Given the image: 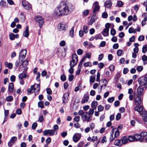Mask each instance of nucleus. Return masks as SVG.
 <instances>
[{"label":"nucleus","instance_id":"obj_57","mask_svg":"<svg viewBox=\"0 0 147 147\" xmlns=\"http://www.w3.org/2000/svg\"><path fill=\"white\" fill-rule=\"evenodd\" d=\"M16 77L14 75H12L10 78V80L12 82H14L15 81Z\"/></svg>","mask_w":147,"mask_h":147},{"label":"nucleus","instance_id":"obj_60","mask_svg":"<svg viewBox=\"0 0 147 147\" xmlns=\"http://www.w3.org/2000/svg\"><path fill=\"white\" fill-rule=\"evenodd\" d=\"M142 59L143 61H146L147 60V56L144 55L142 56Z\"/></svg>","mask_w":147,"mask_h":147},{"label":"nucleus","instance_id":"obj_23","mask_svg":"<svg viewBox=\"0 0 147 147\" xmlns=\"http://www.w3.org/2000/svg\"><path fill=\"white\" fill-rule=\"evenodd\" d=\"M8 90L10 92H13V83H11L9 84Z\"/></svg>","mask_w":147,"mask_h":147},{"label":"nucleus","instance_id":"obj_64","mask_svg":"<svg viewBox=\"0 0 147 147\" xmlns=\"http://www.w3.org/2000/svg\"><path fill=\"white\" fill-rule=\"evenodd\" d=\"M84 144L83 142H80L78 144V147H82Z\"/></svg>","mask_w":147,"mask_h":147},{"label":"nucleus","instance_id":"obj_3","mask_svg":"<svg viewBox=\"0 0 147 147\" xmlns=\"http://www.w3.org/2000/svg\"><path fill=\"white\" fill-rule=\"evenodd\" d=\"M110 24L109 23H106L105 25V28L101 33L104 36H107L109 35V32Z\"/></svg>","mask_w":147,"mask_h":147},{"label":"nucleus","instance_id":"obj_15","mask_svg":"<svg viewBox=\"0 0 147 147\" xmlns=\"http://www.w3.org/2000/svg\"><path fill=\"white\" fill-rule=\"evenodd\" d=\"M69 96V94L68 93H66L64 94L62 97L63 102V103H66L69 100L68 97Z\"/></svg>","mask_w":147,"mask_h":147},{"label":"nucleus","instance_id":"obj_40","mask_svg":"<svg viewBox=\"0 0 147 147\" xmlns=\"http://www.w3.org/2000/svg\"><path fill=\"white\" fill-rule=\"evenodd\" d=\"M116 34V31L113 28H112L111 30V34L112 36H114Z\"/></svg>","mask_w":147,"mask_h":147},{"label":"nucleus","instance_id":"obj_13","mask_svg":"<svg viewBox=\"0 0 147 147\" xmlns=\"http://www.w3.org/2000/svg\"><path fill=\"white\" fill-rule=\"evenodd\" d=\"M89 99V95L88 94H85L83 97L81 102L82 104L87 102Z\"/></svg>","mask_w":147,"mask_h":147},{"label":"nucleus","instance_id":"obj_9","mask_svg":"<svg viewBox=\"0 0 147 147\" xmlns=\"http://www.w3.org/2000/svg\"><path fill=\"white\" fill-rule=\"evenodd\" d=\"M72 60L71 61L70 63H73L72 64L76 65L78 61V56L76 54H73L72 56Z\"/></svg>","mask_w":147,"mask_h":147},{"label":"nucleus","instance_id":"obj_41","mask_svg":"<svg viewBox=\"0 0 147 147\" xmlns=\"http://www.w3.org/2000/svg\"><path fill=\"white\" fill-rule=\"evenodd\" d=\"M95 38L96 40L103 39L101 35L100 34H98L95 36Z\"/></svg>","mask_w":147,"mask_h":147},{"label":"nucleus","instance_id":"obj_25","mask_svg":"<svg viewBox=\"0 0 147 147\" xmlns=\"http://www.w3.org/2000/svg\"><path fill=\"white\" fill-rule=\"evenodd\" d=\"M70 68L69 69V71L71 74H72L74 73V69L73 67L75 66V65L72 64L71 63H70Z\"/></svg>","mask_w":147,"mask_h":147},{"label":"nucleus","instance_id":"obj_27","mask_svg":"<svg viewBox=\"0 0 147 147\" xmlns=\"http://www.w3.org/2000/svg\"><path fill=\"white\" fill-rule=\"evenodd\" d=\"M121 139L122 143L123 144H126L128 142V138L126 137H124Z\"/></svg>","mask_w":147,"mask_h":147},{"label":"nucleus","instance_id":"obj_18","mask_svg":"<svg viewBox=\"0 0 147 147\" xmlns=\"http://www.w3.org/2000/svg\"><path fill=\"white\" fill-rule=\"evenodd\" d=\"M142 118L144 121L145 122L147 121V112L146 111H144L143 112L142 114Z\"/></svg>","mask_w":147,"mask_h":147},{"label":"nucleus","instance_id":"obj_35","mask_svg":"<svg viewBox=\"0 0 147 147\" xmlns=\"http://www.w3.org/2000/svg\"><path fill=\"white\" fill-rule=\"evenodd\" d=\"M143 67L142 66H139L137 67L136 69L138 72H141L143 69Z\"/></svg>","mask_w":147,"mask_h":147},{"label":"nucleus","instance_id":"obj_19","mask_svg":"<svg viewBox=\"0 0 147 147\" xmlns=\"http://www.w3.org/2000/svg\"><path fill=\"white\" fill-rule=\"evenodd\" d=\"M23 36L26 37H28L29 35L28 26H26V30L24 32L23 34Z\"/></svg>","mask_w":147,"mask_h":147},{"label":"nucleus","instance_id":"obj_2","mask_svg":"<svg viewBox=\"0 0 147 147\" xmlns=\"http://www.w3.org/2000/svg\"><path fill=\"white\" fill-rule=\"evenodd\" d=\"M143 88L141 86H140L137 88L136 95H134V101L136 105L141 103L142 100L141 97L143 94Z\"/></svg>","mask_w":147,"mask_h":147},{"label":"nucleus","instance_id":"obj_52","mask_svg":"<svg viewBox=\"0 0 147 147\" xmlns=\"http://www.w3.org/2000/svg\"><path fill=\"white\" fill-rule=\"evenodd\" d=\"M61 79L63 81H65L66 80V77L64 74H63L61 76Z\"/></svg>","mask_w":147,"mask_h":147},{"label":"nucleus","instance_id":"obj_50","mask_svg":"<svg viewBox=\"0 0 147 147\" xmlns=\"http://www.w3.org/2000/svg\"><path fill=\"white\" fill-rule=\"evenodd\" d=\"M83 30L85 33H87L88 32L87 27L86 26H84L83 27Z\"/></svg>","mask_w":147,"mask_h":147},{"label":"nucleus","instance_id":"obj_4","mask_svg":"<svg viewBox=\"0 0 147 147\" xmlns=\"http://www.w3.org/2000/svg\"><path fill=\"white\" fill-rule=\"evenodd\" d=\"M139 83L141 85L145 86L147 85V75L146 76H143L138 79Z\"/></svg>","mask_w":147,"mask_h":147},{"label":"nucleus","instance_id":"obj_55","mask_svg":"<svg viewBox=\"0 0 147 147\" xmlns=\"http://www.w3.org/2000/svg\"><path fill=\"white\" fill-rule=\"evenodd\" d=\"M102 17L103 18H106L108 17V14L106 12H104L102 14Z\"/></svg>","mask_w":147,"mask_h":147},{"label":"nucleus","instance_id":"obj_10","mask_svg":"<svg viewBox=\"0 0 147 147\" xmlns=\"http://www.w3.org/2000/svg\"><path fill=\"white\" fill-rule=\"evenodd\" d=\"M94 7L93 8V13L94 14H96V13L98 11L100 8V7L98 5V2L96 1L94 4Z\"/></svg>","mask_w":147,"mask_h":147},{"label":"nucleus","instance_id":"obj_26","mask_svg":"<svg viewBox=\"0 0 147 147\" xmlns=\"http://www.w3.org/2000/svg\"><path fill=\"white\" fill-rule=\"evenodd\" d=\"M5 1L1 0L0 2V5L2 7H7V5Z\"/></svg>","mask_w":147,"mask_h":147},{"label":"nucleus","instance_id":"obj_34","mask_svg":"<svg viewBox=\"0 0 147 147\" xmlns=\"http://www.w3.org/2000/svg\"><path fill=\"white\" fill-rule=\"evenodd\" d=\"M128 140L131 142L134 141L135 140V137L134 136H129L128 137Z\"/></svg>","mask_w":147,"mask_h":147},{"label":"nucleus","instance_id":"obj_29","mask_svg":"<svg viewBox=\"0 0 147 147\" xmlns=\"http://www.w3.org/2000/svg\"><path fill=\"white\" fill-rule=\"evenodd\" d=\"M114 144L118 146H121V141L119 140H116L114 142Z\"/></svg>","mask_w":147,"mask_h":147},{"label":"nucleus","instance_id":"obj_56","mask_svg":"<svg viewBox=\"0 0 147 147\" xmlns=\"http://www.w3.org/2000/svg\"><path fill=\"white\" fill-rule=\"evenodd\" d=\"M83 52V50L81 49H78L77 51V54L79 55H82V54Z\"/></svg>","mask_w":147,"mask_h":147},{"label":"nucleus","instance_id":"obj_22","mask_svg":"<svg viewBox=\"0 0 147 147\" xmlns=\"http://www.w3.org/2000/svg\"><path fill=\"white\" fill-rule=\"evenodd\" d=\"M112 3L110 1H107L105 3L104 5L105 7L109 8L112 6Z\"/></svg>","mask_w":147,"mask_h":147},{"label":"nucleus","instance_id":"obj_28","mask_svg":"<svg viewBox=\"0 0 147 147\" xmlns=\"http://www.w3.org/2000/svg\"><path fill=\"white\" fill-rule=\"evenodd\" d=\"M27 75L25 73H21L18 76L19 79H23L24 78H26Z\"/></svg>","mask_w":147,"mask_h":147},{"label":"nucleus","instance_id":"obj_39","mask_svg":"<svg viewBox=\"0 0 147 147\" xmlns=\"http://www.w3.org/2000/svg\"><path fill=\"white\" fill-rule=\"evenodd\" d=\"M104 109V107L101 105H99L98 107V109L99 112H102Z\"/></svg>","mask_w":147,"mask_h":147},{"label":"nucleus","instance_id":"obj_38","mask_svg":"<svg viewBox=\"0 0 147 147\" xmlns=\"http://www.w3.org/2000/svg\"><path fill=\"white\" fill-rule=\"evenodd\" d=\"M123 53V50L119 49L117 50V54L119 56H121V55Z\"/></svg>","mask_w":147,"mask_h":147},{"label":"nucleus","instance_id":"obj_53","mask_svg":"<svg viewBox=\"0 0 147 147\" xmlns=\"http://www.w3.org/2000/svg\"><path fill=\"white\" fill-rule=\"evenodd\" d=\"M84 66L85 67H87L88 66H91V62H86L84 63Z\"/></svg>","mask_w":147,"mask_h":147},{"label":"nucleus","instance_id":"obj_12","mask_svg":"<svg viewBox=\"0 0 147 147\" xmlns=\"http://www.w3.org/2000/svg\"><path fill=\"white\" fill-rule=\"evenodd\" d=\"M55 131L53 130H45L43 132V134L45 136L48 134L50 136H53L55 134Z\"/></svg>","mask_w":147,"mask_h":147},{"label":"nucleus","instance_id":"obj_58","mask_svg":"<svg viewBox=\"0 0 147 147\" xmlns=\"http://www.w3.org/2000/svg\"><path fill=\"white\" fill-rule=\"evenodd\" d=\"M37 76L36 77V80L38 82L40 81V79L39 78L40 76V73L38 72L36 74Z\"/></svg>","mask_w":147,"mask_h":147},{"label":"nucleus","instance_id":"obj_1","mask_svg":"<svg viewBox=\"0 0 147 147\" xmlns=\"http://www.w3.org/2000/svg\"><path fill=\"white\" fill-rule=\"evenodd\" d=\"M73 9L71 4H67L64 2H61L55 11V13L58 16L67 15L70 12V10Z\"/></svg>","mask_w":147,"mask_h":147},{"label":"nucleus","instance_id":"obj_30","mask_svg":"<svg viewBox=\"0 0 147 147\" xmlns=\"http://www.w3.org/2000/svg\"><path fill=\"white\" fill-rule=\"evenodd\" d=\"M140 134L142 138V139H144L145 137L147 136V133L145 131H143Z\"/></svg>","mask_w":147,"mask_h":147},{"label":"nucleus","instance_id":"obj_49","mask_svg":"<svg viewBox=\"0 0 147 147\" xmlns=\"http://www.w3.org/2000/svg\"><path fill=\"white\" fill-rule=\"evenodd\" d=\"M22 62V65L24 66H26L28 65V61L27 60H26L24 61H23Z\"/></svg>","mask_w":147,"mask_h":147},{"label":"nucleus","instance_id":"obj_45","mask_svg":"<svg viewBox=\"0 0 147 147\" xmlns=\"http://www.w3.org/2000/svg\"><path fill=\"white\" fill-rule=\"evenodd\" d=\"M13 99V97L11 96H8L6 98V100L7 101L10 102Z\"/></svg>","mask_w":147,"mask_h":147},{"label":"nucleus","instance_id":"obj_48","mask_svg":"<svg viewBox=\"0 0 147 147\" xmlns=\"http://www.w3.org/2000/svg\"><path fill=\"white\" fill-rule=\"evenodd\" d=\"M37 126V124L36 123H34L32 125V128L33 130H35Z\"/></svg>","mask_w":147,"mask_h":147},{"label":"nucleus","instance_id":"obj_5","mask_svg":"<svg viewBox=\"0 0 147 147\" xmlns=\"http://www.w3.org/2000/svg\"><path fill=\"white\" fill-rule=\"evenodd\" d=\"M87 112H85L82 116V119L83 121H86L87 122H90L91 121V116L88 115Z\"/></svg>","mask_w":147,"mask_h":147},{"label":"nucleus","instance_id":"obj_31","mask_svg":"<svg viewBox=\"0 0 147 147\" xmlns=\"http://www.w3.org/2000/svg\"><path fill=\"white\" fill-rule=\"evenodd\" d=\"M134 136L135 140H140V139H142L140 134H135Z\"/></svg>","mask_w":147,"mask_h":147},{"label":"nucleus","instance_id":"obj_21","mask_svg":"<svg viewBox=\"0 0 147 147\" xmlns=\"http://www.w3.org/2000/svg\"><path fill=\"white\" fill-rule=\"evenodd\" d=\"M98 105L97 102L96 101H93L91 104L92 108L94 109H96Z\"/></svg>","mask_w":147,"mask_h":147},{"label":"nucleus","instance_id":"obj_8","mask_svg":"<svg viewBox=\"0 0 147 147\" xmlns=\"http://www.w3.org/2000/svg\"><path fill=\"white\" fill-rule=\"evenodd\" d=\"M67 24L62 22L59 23L58 25L57 28L60 31L65 30L67 27Z\"/></svg>","mask_w":147,"mask_h":147},{"label":"nucleus","instance_id":"obj_17","mask_svg":"<svg viewBox=\"0 0 147 147\" xmlns=\"http://www.w3.org/2000/svg\"><path fill=\"white\" fill-rule=\"evenodd\" d=\"M18 36L19 35L18 34H14L13 33H11L9 35V38L11 40H13L15 38H18Z\"/></svg>","mask_w":147,"mask_h":147},{"label":"nucleus","instance_id":"obj_46","mask_svg":"<svg viewBox=\"0 0 147 147\" xmlns=\"http://www.w3.org/2000/svg\"><path fill=\"white\" fill-rule=\"evenodd\" d=\"M89 126L90 129L92 130H93V129L95 127V125L94 123H92L90 124Z\"/></svg>","mask_w":147,"mask_h":147},{"label":"nucleus","instance_id":"obj_62","mask_svg":"<svg viewBox=\"0 0 147 147\" xmlns=\"http://www.w3.org/2000/svg\"><path fill=\"white\" fill-rule=\"evenodd\" d=\"M119 131L118 130H117L115 132L114 136L115 137L117 138V137L119 135Z\"/></svg>","mask_w":147,"mask_h":147},{"label":"nucleus","instance_id":"obj_24","mask_svg":"<svg viewBox=\"0 0 147 147\" xmlns=\"http://www.w3.org/2000/svg\"><path fill=\"white\" fill-rule=\"evenodd\" d=\"M5 65L6 67L9 69H11L13 67V64L11 63H9L7 62H5Z\"/></svg>","mask_w":147,"mask_h":147},{"label":"nucleus","instance_id":"obj_43","mask_svg":"<svg viewBox=\"0 0 147 147\" xmlns=\"http://www.w3.org/2000/svg\"><path fill=\"white\" fill-rule=\"evenodd\" d=\"M147 21V17H146L145 18L144 20H143L142 22V26H143L145 25L146 24V22Z\"/></svg>","mask_w":147,"mask_h":147},{"label":"nucleus","instance_id":"obj_6","mask_svg":"<svg viewBox=\"0 0 147 147\" xmlns=\"http://www.w3.org/2000/svg\"><path fill=\"white\" fill-rule=\"evenodd\" d=\"M35 20L36 22L39 23V27L41 28L44 24L43 19L40 16H38L35 17Z\"/></svg>","mask_w":147,"mask_h":147},{"label":"nucleus","instance_id":"obj_37","mask_svg":"<svg viewBox=\"0 0 147 147\" xmlns=\"http://www.w3.org/2000/svg\"><path fill=\"white\" fill-rule=\"evenodd\" d=\"M123 2L120 1H119L117 2L116 6L118 7H121L123 6Z\"/></svg>","mask_w":147,"mask_h":147},{"label":"nucleus","instance_id":"obj_16","mask_svg":"<svg viewBox=\"0 0 147 147\" xmlns=\"http://www.w3.org/2000/svg\"><path fill=\"white\" fill-rule=\"evenodd\" d=\"M140 104H139L136 105L137 106L134 107V110L139 112L142 111L143 110V107L142 106L140 105Z\"/></svg>","mask_w":147,"mask_h":147},{"label":"nucleus","instance_id":"obj_7","mask_svg":"<svg viewBox=\"0 0 147 147\" xmlns=\"http://www.w3.org/2000/svg\"><path fill=\"white\" fill-rule=\"evenodd\" d=\"M26 50L23 49L21 50V51L19 56V59L20 61L21 60V62L24 61L26 55Z\"/></svg>","mask_w":147,"mask_h":147},{"label":"nucleus","instance_id":"obj_61","mask_svg":"<svg viewBox=\"0 0 147 147\" xmlns=\"http://www.w3.org/2000/svg\"><path fill=\"white\" fill-rule=\"evenodd\" d=\"M114 100V98L113 97L109 98L108 99V101L110 103L112 102Z\"/></svg>","mask_w":147,"mask_h":147},{"label":"nucleus","instance_id":"obj_42","mask_svg":"<svg viewBox=\"0 0 147 147\" xmlns=\"http://www.w3.org/2000/svg\"><path fill=\"white\" fill-rule=\"evenodd\" d=\"M95 77L91 76L90 77V82L94 83L95 81Z\"/></svg>","mask_w":147,"mask_h":147},{"label":"nucleus","instance_id":"obj_20","mask_svg":"<svg viewBox=\"0 0 147 147\" xmlns=\"http://www.w3.org/2000/svg\"><path fill=\"white\" fill-rule=\"evenodd\" d=\"M36 89L35 88L34 85H32L31 86L30 88H29L27 89L28 92L30 94L32 93L34 90Z\"/></svg>","mask_w":147,"mask_h":147},{"label":"nucleus","instance_id":"obj_32","mask_svg":"<svg viewBox=\"0 0 147 147\" xmlns=\"http://www.w3.org/2000/svg\"><path fill=\"white\" fill-rule=\"evenodd\" d=\"M147 51V44L144 45L142 48V52L145 53Z\"/></svg>","mask_w":147,"mask_h":147},{"label":"nucleus","instance_id":"obj_11","mask_svg":"<svg viewBox=\"0 0 147 147\" xmlns=\"http://www.w3.org/2000/svg\"><path fill=\"white\" fill-rule=\"evenodd\" d=\"M81 137V134H80L76 133L74 135L73 139L74 142H77L80 139Z\"/></svg>","mask_w":147,"mask_h":147},{"label":"nucleus","instance_id":"obj_36","mask_svg":"<svg viewBox=\"0 0 147 147\" xmlns=\"http://www.w3.org/2000/svg\"><path fill=\"white\" fill-rule=\"evenodd\" d=\"M74 28L72 27L70 31V35L71 37H73L74 36Z\"/></svg>","mask_w":147,"mask_h":147},{"label":"nucleus","instance_id":"obj_54","mask_svg":"<svg viewBox=\"0 0 147 147\" xmlns=\"http://www.w3.org/2000/svg\"><path fill=\"white\" fill-rule=\"evenodd\" d=\"M80 117L79 116H76L75 117L74 119V120L76 122H78L80 121Z\"/></svg>","mask_w":147,"mask_h":147},{"label":"nucleus","instance_id":"obj_44","mask_svg":"<svg viewBox=\"0 0 147 147\" xmlns=\"http://www.w3.org/2000/svg\"><path fill=\"white\" fill-rule=\"evenodd\" d=\"M121 117V114L120 113H118L116 116V119L117 121L119 120Z\"/></svg>","mask_w":147,"mask_h":147},{"label":"nucleus","instance_id":"obj_33","mask_svg":"<svg viewBox=\"0 0 147 147\" xmlns=\"http://www.w3.org/2000/svg\"><path fill=\"white\" fill-rule=\"evenodd\" d=\"M24 7L26 10H30V9H32L31 5L29 4V3L28 4H27Z\"/></svg>","mask_w":147,"mask_h":147},{"label":"nucleus","instance_id":"obj_14","mask_svg":"<svg viewBox=\"0 0 147 147\" xmlns=\"http://www.w3.org/2000/svg\"><path fill=\"white\" fill-rule=\"evenodd\" d=\"M17 138L14 136L11 137L8 143V146L9 147H11L17 140Z\"/></svg>","mask_w":147,"mask_h":147},{"label":"nucleus","instance_id":"obj_47","mask_svg":"<svg viewBox=\"0 0 147 147\" xmlns=\"http://www.w3.org/2000/svg\"><path fill=\"white\" fill-rule=\"evenodd\" d=\"M94 109H90L88 112V114L90 115H92L94 112Z\"/></svg>","mask_w":147,"mask_h":147},{"label":"nucleus","instance_id":"obj_59","mask_svg":"<svg viewBox=\"0 0 147 147\" xmlns=\"http://www.w3.org/2000/svg\"><path fill=\"white\" fill-rule=\"evenodd\" d=\"M38 105L39 107L43 108L44 107V105L42 102L41 101L39 102L38 103Z\"/></svg>","mask_w":147,"mask_h":147},{"label":"nucleus","instance_id":"obj_63","mask_svg":"<svg viewBox=\"0 0 147 147\" xmlns=\"http://www.w3.org/2000/svg\"><path fill=\"white\" fill-rule=\"evenodd\" d=\"M44 119L42 115L40 116L38 119V121L40 122H41L43 121Z\"/></svg>","mask_w":147,"mask_h":147},{"label":"nucleus","instance_id":"obj_51","mask_svg":"<svg viewBox=\"0 0 147 147\" xmlns=\"http://www.w3.org/2000/svg\"><path fill=\"white\" fill-rule=\"evenodd\" d=\"M22 5L24 7L27 4H28L29 3L28 2L26 1L25 0H22Z\"/></svg>","mask_w":147,"mask_h":147}]
</instances>
